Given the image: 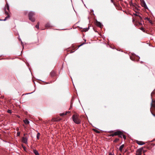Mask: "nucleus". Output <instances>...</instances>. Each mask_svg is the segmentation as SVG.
<instances>
[{"label": "nucleus", "mask_w": 155, "mask_h": 155, "mask_svg": "<svg viewBox=\"0 0 155 155\" xmlns=\"http://www.w3.org/2000/svg\"><path fill=\"white\" fill-rule=\"evenodd\" d=\"M72 120L76 124H79L81 123V120L78 115L74 114L72 116Z\"/></svg>", "instance_id": "1"}, {"label": "nucleus", "mask_w": 155, "mask_h": 155, "mask_svg": "<svg viewBox=\"0 0 155 155\" xmlns=\"http://www.w3.org/2000/svg\"><path fill=\"white\" fill-rule=\"evenodd\" d=\"M150 111L153 115L155 117V101H153L151 104Z\"/></svg>", "instance_id": "2"}, {"label": "nucleus", "mask_w": 155, "mask_h": 155, "mask_svg": "<svg viewBox=\"0 0 155 155\" xmlns=\"http://www.w3.org/2000/svg\"><path fill=\"white\" fill-rule=\"evenodd\" d=\"M35 15L34 12H30L28 13V17L29 19L32 22H34L35 21V19L33 17Z\"/></svg>", "instance_id": "3"}, {"label": "nucleus", "mask_w": 155, "mask_h": 155, "mask_svg": "<svg viewBox=\"0 0 155 155\" xmlns=\"http://www.w3.org/2000/svg\"><path fill=\"white\" fill-rule=\"evenodd\" d=\"M123 134L122 132L120 131H117L114 132V135H118L119 137H122V136Z\"/></svg>", "instance_id": "4"}, {"label": "nucleus", "mask_w": 155, "mask_h": 155, "mask_svg": "<svg viewBox=\"0 0 155 155\" xmlns=\"http://www.w3.org/2000/svg\"><path fill=\"white\" fill-rule=\"evenodd\" d=\"M141 5L142 7H143L147 9L148 7L147 6L145 2L144 1H141Z\"/></svg>", "instance_id": "5"}, {"label": "nucleus", "mask_w": 155, "mask_h": 155, "mask_svg": "<svg viewBox=\"0 0 155 155\" xmlns=\"http://www.w3.org/2000/svg\"><path fill=\"white\" fill-rule=\"evenodd\" d=\"M143 149V148H141L138 150L137 152L136 155H141Z\"/></svg>", "instance_id": "6"}, {"label": "nucleus", "mask_w": 155, "mask_h": 155, "mask_svg": "<svg viewBox=\"0 0 155 155\" xmlns=\"http://www.w3.org/2000/svg\"><path fill=\"white\" fill-rule=\"evenodd\" d=\"M28 138L26 137H23L22 138V142L25 143H27Z\"/></svg>", "instance_id": "7"}, {"label": "nucleus", "mask_w": 155, "mask_h": 155, "mask_svg": "<svg viewBox=\"0 0 155 155\" xmlns=\"http://www.w3.org/2000/svg\"><path fill=\"white\" fill-rule=\"evenodd\" d=\"M5 13L7 15V16L5 17V19L4 20H3L4 21H5L8 18H9L10 17L9 15L8 14V13L7 11H5Z\"/></svg>", "instance_id": "8"}, {"label": "nucleus", "mask_w": 155, "mask_h": 155, "mask_svg": "<svg viewBox=\"0 0 155 155\" xmlns=\"http://www.w3.org/2000/svg\"><path fill=\"white\" fill-rule=\"evenodd\" d=\"M96 25L97 26L100 27H101L102 26V25L100 22L97 21L96 22Z\"/></svg>", "instance_id": "9"}, {"label": "nucleus", "mask_w": 155, "mask_h": 155, "mask_svg": "<svg viewBox=\"0 0 155 155\" xmlns=\"http://www.w3.org/2000/svg\"><path fill=\"white\" fill-rule=\"evenodd\" d=\"M137 143L138 145H142L145 144V143L144 142H143L142 141H138L137 142Z\"/></svg>", "instance_id": "10"}, {"label": "nucleus", "mask_w": 155, "mask_h": 155, "mask_svg": "<svg viewBox=\"0 0 155 155\" xmlns=\"http://www.w3.org/2000/svg\"><path fill=\"white\" fill-rule=\"evenodd\" d=\"M23 122L25 124H28L29 123V121L27 119H25L23 120Z\"/></svg>", "instance_id": "11"}, {"label": "nucleus", "mask_w": 155, "mask_h": 155, "mask_svg": "<svg viewBox=\"0 0 155 155\" xmlns=\"http://www.w3.org/2000/svg\"><path fill=\"white\" fill-rule=\"evenodd\" d=\"M33 152L35 155H39V154L38 151L36 150H34Z\"/></svg>", "instance_id": "12"}, {"label": "nucleus", "mask_w": 155, "mask_h": 155, "mask_svg": "<svg viewBox=\"0 0 155 155\" xmlns=\"http://www.w3.org/2000/svg\"><path fill=\"white\" fill-rule=\"evenodd\" d=\"M124 147V144H122V145L121 146H120L119 148V150L120 151H121L122 150V149L123 148V147Z\"/></svg>", "instance_id": "13"}, {"label": "nucleus", "mask_w": 155, "mask_h": 155, "mask_svg": "<svg viewBox=\"0 0 155 155\" xmlns=\"http://www.w3.org/2000/svg\"><path fill=\"white\" fill-rule=\"evenodd\" d=\"M6 8H7V9L8 10H9V6L8 4V3H6V5H5V9Z\"/></svg>", "instance_id": "14"}, {"label": "nucleus", "mask_w": 155, "mask_h": 155, "mask_svg": "<svg viewBox=\"0 0 155 155\" xmlns=\"http://www.w3.org/2000/svg\"><path fill=\"white\" fill-rule=\"evenodd\" d=\"M45 26L47 28L50 27L51 26L50 25L49 23H47L46 24Z\"/></svg>", "instance_id": "15"}, {"label": "nucleus", "mask_w": 155, "mask_h": 155, "mask_svg": "<svg viewBox=\"0 0 155 155\" xmlns=\"http://www.w3.org/2000/svg\"><path fill=\"white\" fill-rule=\"evenodd\" d=\"M40 135V134L39 133H38L37 134V138L38 139H39Z\"/></svg>", "instance_id": "16"}, {"label": "nucleus", "mask_w": 155, "mask_h": 155, "mask_svg": "<svg viewBox=\"0 0 155 155\" xmlns=\"http://www.w3.org/2000/svg\"><path fill=\"white\" fill-rule=\"evenodd\" d=\"M35 27L38 29L39 28V22H38L37 23V24L36 25Z\"/></svg>", "instance_id": "17"}, {"label": "nucleus", "mask_w": 155, "mask_h": 155, "mask_svg": "<svg viewBox=\"0 0 155 155\" xmlns=\"http://www.w3.org/2000/svg\"><path fill=\"white\" fill-rule=\"evenodd\" d=\"M66 115V113H61L60 114V115L61 116H63L65 115Z\"/></svg>", "instance_id": "18"}, {"label": "nucleus", "mask_w": 155, "mask_h": 155, "mask_svg": "<svg viewBox=\"0 0 155 155\" xmlns=\"http://www.w3.org/2000/svg\"><path fill=\"white\" fill-rule=\"evenodd\" d=\"M134 15H135V16H139L140 18L141 19V17L139 15L138 13H136L135 14H134Z\"/></svg>", "instance_id": "19"}, {"label": "nucleus", "mask_w": 155, "mask_h": 155, "mask_svg": "<svg viewBox=\"0 0 155 155\" xmlns=\"http://www.w3.org/2000/svg\"><path fill=\"white\" fill-rule=\"evenodd\" d=\"M7 112L8 113H10V114H11L12 113V111L11 110H7Z\"/></svg>", "instance_id": "20"}, {"label": "nucleus", "mask_w": 155, "mask_h": 155, "mask_svg": "<svg viewBox=\"0 0 155 155\" xmlns=\"http://www.w3.org/2000/svg\"><path fill=\"white\" fill-rule=\"evenodd\" d=\"M20 133L19 132H18L17 133V136H19L20 135Z\"/></svg>", "instance_id": "21"}, {"label": "nucleus", "mask_w": 155, "mask_h": 155, "mask_svg": "<svg viewBox=\"0 0 155 155\" xmlns=\"http://www.w3.org/2000/svg\"><path fill=\"white\" fill-rule=\"evenodd\" d=\"M122 135L123 136V137L124 138V140L126 139V136L124 135Z\"/></svg>", "instance_id": "22"}, {"label": "nucleus", "mask_w": 155, "mask_h": 155, "mask_svg": "<svg viewBox=\"0 0 155 155\" xmlns=\"http://www.w3.org/2000/svg\"><path fill=\"white\" fill-rule=\"evenodd\" d=\"M119 140V139L118 138H116L115 139V140L114 141V142H117Z\"/></svg>", "instance_id": "23"}, {"label": "nucleus", "mask_w": 155, "mask_h": 155, "mask_svg": "<svg viewBox=\"0 0 155 155\" xmlns=\"http://www.w3.org/2000/svg\"><path fill=\"white\" fill-rule=\"evenodd\" d=\"M89 29V28H85V30H84L85 31H87Z\"/></svg>", "instance_id": "24"}, {"label": "nucleus", "mask_w": 155, "mask_h": 155, "mask_svg": "<svg viewBox=\"0 0 155 155\" xmlns=\"http://www.w3.org/2000/svg\"><path fill=\"white\" fill-rule=\"evenodd\" d=\"M114 136H116L115 135H114V134H112L111 135V136L112 137H114Z\"/></svg>", "instance_id": "25"}, {"label": "nucleus", "mask_w": 155, "mask_h": 155, "mask_svg": "<svg viewBox=\"0 0 155 155\" xmlns=\"http://www.w3.org/2000/svg\"><path fill=\"white\" fill-rule=\"evenodd\" d=\"M97 133H100V132L98 131V130H94Z\"/></svg>", "instance_id": "26"}, {"label": "nucleus", "mask_w": 155, "mask_h": 155, "mask_svg": "<svg viewBox=\"0 0 155 155\" xmlns=\"http://www.w3.org/2000/svg\"><path fill=\"white\" fill-rule=\"evenodd\" d=\"M143 152L144 153L147 151V150H143Z\"/></svg>", "instance_id": "27"}, {"label": "nucleus", "mask_w": 155, "mask_h": 155, "mask_svg": "<svg viewBox=\"0 0 155 155\" xmlns=\"http://www.w3.org/2000/svg\"><path fill=\"white\" fill-rule=\"evenodd\" d=\"M109 155H113V154L111 153H109Z\"/></svg>", "instance_id": "28"}, {"label": "nucleus", "mask_w": 155, "mask_h": 155, "mask_svg": "<svg viewBox=\"0 0 155 155\" xmlns=\"http://www.w3.org/2000/svg\"><path fill=\"white\" fill-rule=\"evenodd\" d=\"M70 111H68V112H66V114H67V113H70Z\"/></svg>", "instance_id": "29"}, {"label": "nucleus", "mask_w": 155, "mask_h": 155, "mask_svg": "<svg viewBox=\"0 0 155 155\" xmlns=\"http://www.w3.org/2000/svg\"><path fill=\"white\" fill-rule=\"evenodd\" d=\"M84 44V43H83V44H82L81 45H80V46H79V47L81 46L83 44Z\"/></svg>", "instance_id": "30"}, {"label": "nucleus", "mask_w": 155, "mask_h": 155, "mask_svg": "<svg viewBox=\"0 0 155 155\" xmlns=\"http://www.w3.org/2000/svg\"><path fill=\"white\" fill-rule=\"evenodd\" d=\"M19 130V128H17V130Z\"/></svg>", "instance_id": "31"}, {"label": "nucleus", "mask_w": 155, "mask_h": 155, "mask_svg": "<svg viewBox=\"0 0 155 155\" xmlns=\"http://www.w3.org/2000/svg\"><path fill=\"white\" fill-rule=\"evenodd\" d=\"M153 94V92H152V93H151V95H152V94Z\"/></svg>", "instance_id": "32"}, {"label": "nucleus", "mask_w": 155, "mask_h": 155, "mask_svg": "<svg viewBox=\"0 0 155 155\" xmlns=\"http://www.w3.org/2000/svg\"><path fill=\"white\" fill-rule=\"evenodd\" d=\"M61 120V119H59V120Z\"/></svg>", "instance_id": "33"}, {"label": "nucleus", "mask_w": 155, "mask_h": 155, "mask_svg": "<svg viewBox=\"0 0 155 155\" xmlns=\"http://www.w3.org/2000/svg\"><path fill=\"white\" fill-rule=\"evenodd\" d=\"M144 155H145V154H144Z\"/></svg>", "instance_id": "34"}, {"label": "nucleus", "mask_w": 155, "mask_h": 155, "mask_svg": "<svg viewBox=\"0 0 155 155\" xmlns=\"http://www.w3.org/2000/svg\"><path fill=\"white\" fill-rule=\"evenodd\" d=\"M5 10H6V9H5Z\"/></svg>", "instance_id": "35"}]
</instances>
